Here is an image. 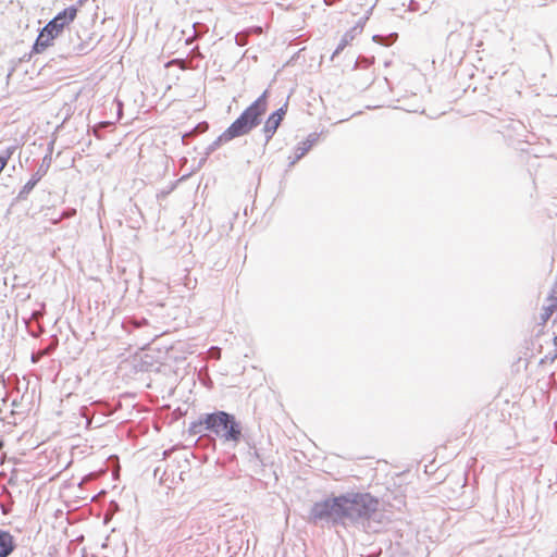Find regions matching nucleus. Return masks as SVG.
<instances>
[{"instance_id": "obj_11", "label": "nucleus", "mask_w": 557, "mask_h": 557, "mask_svg": "<svg viewBox=\"0 0 557 557\" xmlns=\"http://www.w3.org/2000/svg\"><path fill=\"white\" fill-rule=\"evenodd\" d=\"M306 152H307V148H301V149H300V153L297 156V159H299L300 157H302Z\"/></svg>"}, {"instance_id": "obj_5", "label": "nucleus", "mask_w": 557, "mask_h": 557, "mask_svg": "<svg viewBox=\"0 0 557 557\" xmlns=\"http://www.w3.org/2000/svg\"><path fill=\"white\" fill-rule=\"evenodd\" d=\"M364 20L359 18V21L355 22L342 36V39L334 51V54H338L342 52L358 35L363 32Z\"/></svg>"}, {"instance_id": "obj_1", "label": "nucleus", "mask_w": 557, "mask_h": 557, "mask_svg": "<svg viewBox=\"0 0 557 557\" xmlns=\"http://www.w3.org/2000/svg\"><path fill=\"white\" fill-rule=\"evenodd\" d=\"M380 507L379 498L370 493H347L315 503L311 509L313 519H329L344 523L369 519Z\"/></svg>"}, {"instance_id": "obj_2", "label": "nucleus", "mask_w": 557, "mask_h": 557, "mask_svg": "<svg viewBox=\"0 0 557 557\" xmlns=\"http://www.w3.org/2000/svg\"><path fill=\"white\" fill-rule=\"evenodd\" d=\"M267 109V91H264L220 135L219 140L227 143L249 134L259 124L260 117L265 113Z\"/></svg>"}, {"instance_id": "obj_10", "label": "nucleus", "mask_w": 557, "mask_h": 557, "mask_svg": "<svg viewBox=\"0 0 557 557\" xmlns=\"http://www.w3.org/2000/svg\"><path fill=\"white\" fill-rule=\"evenodd\" d=\"M339 23H341V24H343V25H345V26H347V25H349V24H350V23H349V21H348L346 17H342V18L339 20Z\"/></svg>"}, {"instance_id": "obj_7", "label": "nucleus", "mask_w": 557, "mask_h": 557, "mask_svg": "<svg viewBox=\"0 0 557 557\" xmlns=\"http://www.w3.org/2000/svg\"><path fill=\"white\" fill-rule=\"evenodd\" d=\"M13 549V536L9 532L0 531V557H8Z\"/></svg>"}, {"instance_id": "obj_12", "label": "nucleus", "mask_w": 557, "mask_h": 557, "mask_svg": "<svg viewBox=\"0 0 557 557\" xmlns=\"http://www.w3.org/2000/svg\"><path fill=\"white\" fill-rule=\"evenodd\" d=\"M554 344H555V346L557 347V335H556V336H555V338H554Z\"/></svg>"}, {"instance_id": "obj_8", "label": "nucleus", "mask_w": 557, "mask_h": 557, "mask_svg": "<svg viewBox=\"0 0 557 557\" xmlns=\"http://www.w3.org/2000/svg\"><path fill=\"white\" fill-rule=\"evenodd\" d=\"M547 302H548V305L545 306L541 312V320H542L543 324H545L549 320V318L552 317V314L554 313V311L557 308L556 298H552L548 296Z\"/></svg>"}, {"instance_id": "obj_9", "label": "nucleus", "mask_w": 557, "mask_h": 557, "mask_svg": "<svg viewBox=\"0 0 557 557\" xmlns=\"http://www.w3.org/2000/svg\"><path fill=\"white\" fill-rule=\"evenodd\" d=\"M12 153L13 151L9 149L5 154L0 156V173L5 169L8 161L12 157Z\"/></svg>"}, {"instance_id": "obj_6", "label": "nucleus", "mask_w": 557, "mask_h": 557, "mask_svg": "<svg viewBox=\"0 0 557 557\" xmlns=\"http://www.w3.org/2000/svg\"><path fill=\"white\" fill-rule=\"evenodd\" d=\"M285 112L286 111L283 108H281L273 112L265 121L263 126V133L268 139L272 138V136L275 134L276 129L278 128L281 122L284 119Z\"/></svg>"}, {"instance_id": "obj_3", "label": "nucleus", "mask_w": 557, "mask_h": 557, "mask_svg": "<svg viewBox=\"0 0 557 557\" xmlns=\"http://www.w3.org/2000/svg\"><path fill=\"white\" fill-rule=\"evenodd\" d=\"M78 9L74 5L64 9L52 18L39 33L33 52L42 53L53 45L54 39L69 26L77 16Z\"/></svg>"}, {"instance_id": "obj_4", "label": "nucleus", "mask_w": 557, "mask_h": 557, "mask_svg": "<svg viewBox=\"0 0 557 557\" xmlns=\"http://www.w3.org/2000/svg\"><path fill=\"white\" fill-rule=\"evenodd\" d=\"M203 423L206 428L218 435L223 436L227 441H238L240 437V429L228 413L220 411L208 414Z\"/></svg>"}]
</instances>
